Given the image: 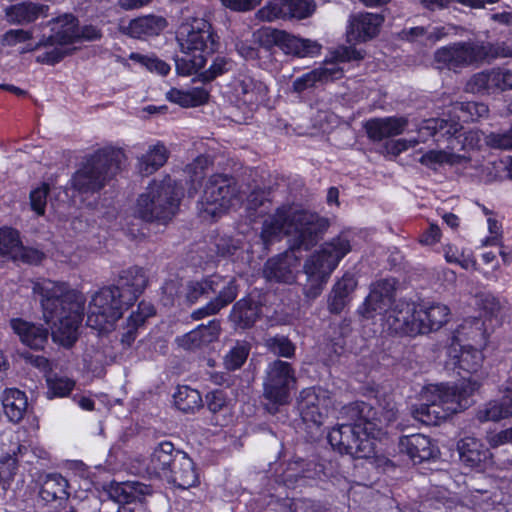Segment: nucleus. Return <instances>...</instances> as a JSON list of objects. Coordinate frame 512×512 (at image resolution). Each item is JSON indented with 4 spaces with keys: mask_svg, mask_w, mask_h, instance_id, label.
I'll return each instance as SVG.
<instances>
[{
    "mask_svg": "<svg viewBox=\"0 0 512 512\" xmlns=\"http://www.w3.org/2000/svg\"><path fill=\"white\" fill-rule=\"evenodd\" d=\"M206 404L210 412L218 413L227 409L226 394L222 390H215L206 395Z\"/></svg>",
    "mask_w": 512,
    "mask_h": 512,
    "instance_id": "nucleus-64",
    "label": "nucleus"
},
{
    "mask_svg": "<svg viewBox=\"0 0 512 512\" xmlns=\"http://www.w3.org/2000/svg\"><path fill=\"white\" fill-rule=\"evenodd\" d=\"M44 257V254L34 248L24 247L21 243L19 251L13 254V261H21L28 264H39Z\"/></svg>",
    "mask_w": 512,
    "mask_h": 512,
    "instance_id": "nucleus-62",
    "label": "nucleus"
},
{
    "mask_svg": "<svg viewBox=\"0 0 512 512\" xmlns=\"http://www.w3.org/2000/svg\"><path fill=\"white\" fill-rule=\"evenodd\" d=\"M400 452L405 453L414 462L428 461L434 458L438 449L431 439L421 433L406 435L399 440Z\"/></svg>",
    "mask_w": 512,
    "mask_h": 512,
    "instance_id": "nucleus-25",
    "label": "nucleus"
},
{
    "mask_svg": "<svg viewBox=\"0 0 512 512\" xmlns=\"http://www.w3.org/2000/svg\"><path fill=\"white\" fill-rule=\"evenodd\" d=\"M315 4L312 0H270L255 13V18L262 22L278 19H304L312 15Z\"/></svg>",
    "mask_w": 512,
    "mask_h": 512,
    "instance_id": "nucleus-15",
    "label": "nucleus"
},
{
    "mask_svg": "<svg viewBox=\"0 0 512 512\" xmlns=\"http://www.w3.org/2000/svg\"><path fill=\"white\" fill-rule=\"evenodd\" d=\"M241 195L233 178L222 174L212 175L206 182L198 202L199 214L204 219H214L238 205Z\"/></svg>",
    "mask_w": 512,
    "mask_h": 512,
    "instance_id": "nucleus-7",
    "label": "nucleus"
},
{
    "mask_svg": "<svg viewBox=\"0 0 512 512\" xmlns=\"http://www.w3.org/2000/svg\"><path fill=\"white\" fill-rule=\"evenodd\" d=\"M173 399L175 406L185 413H193L202 407L200 393L189 386H179L173 394Z\"/></svg>",
    "mask_w": 512,
    "mask_h": 512,
    "instance_id": "nucleus-49",
    "label": "nucleus"
},
{
    "mask_svg": "<svg viewBox=\"0 0 512 512\" xmlns=\"http://www.w3.org/2000/svg\"><path fill=\"white\" fill-rule=\"evenodd\" d=\"M480 386L476 378H468L455 385L429 384L423 387L420 393L421 401H436L446 413L450 415L460 412L469 406L470 397Z\"/></svg>",
    "mask_w": 512,
    "mask_h": 512,
    "instance_id": "nucleus-9",
    "label": "nucleus"
},
{
    "mask_svg": "<svg viewBox=\"0 0 512 512\" xmlns=\"http://www.w3.org/2000/svg\"><path fill=\"white\" fill-rule=\"evenodd\" d=\"M352 250L351 238L348 233H341L323 243L319 250L309 258H316L322 267L333 272L339 262Z\"/></svg>",
    "mask_w": 512,
    "mask_h": 512,
    "instance_id": "nucleus-20",
    "label": "nucleus"
},
{
    "mask_svg": "<svg viewBox=\"0 0 512 512\" xmlns=\"http://www.w3.org/2000/svg\"><path fill=\"white\" fill-rule=\"evenodd\" d=\"M52 34L46 38L49 50L36 57L41 64L54 65L70 53L66 46L79 39L77 19L71 14H65L53 21Z\"/></svg>",
    "mask_w": 512,
    "mask_h": 512,
    "instance_id": "nucleus-11",
    "label": "nucleus"
},
{
    "mask_svg": "<svg viewBox=\"0 0 512 512\" xmlns=\"http://www.w3.org/2000/svg\"><path fill=\"white\" fill-rule=\"evenodd\" d=\"M267 347L274 353L282 357H292L295 352L293 343L284 336H275L267 340Z\"/></svg>",
    "mask_w": 512,
    "mask_h": 512,
    "instance_id": "nucleus-58",
    "label": "nucleus"
},
{
    "mask_svg": "<svg viewBox=\"0 0 512 512\" xmlns=\"http://www.w3.org/2000/svg\"><path fill=\"white\" fill-rule=\"evenodd\" d=\"M462 126L457 121H448L445 119H437L431 118L424 120L418 127V138L419 143L426 142L430 137H437L436 140L439 141L440 138L456 136Z\"/></svg>",
    "mask_w": 512,
    "mask_h": 512,
    "instance_id": "nucleus-31",
    "label": "nucleus"
},
{
    "mask_svg": "<svg viewBox=\"0 0 512 512\" xmlns=\"http://www.w3.org/2000/svg\"><path fill=\"white\" fill-rule=\"evenodd\" d=\"M477 306L481 312V319L495 328L500 324L502 306L499 300L492 294L483 293L477 296Z\"/></svg>",
    "mask_w": 512,
    "mask_h": 512,
    "instance_id": "nucleus-48",
    "label": "nucleus"
},
{
    "mask_svg": "<svg viewBox=\"0 0 512 512\" xmlns=\"http://www.w3.org/2000/svg\"><path fill=\"white\" fill-rule=\"evenodd\" d=\"M155 314V309L152 304L142 301L139 303L137 310L132 312L127 319V326L121 336V343L125 347H130L135 341L137 329L144 324L148 317Z\"/></svg>",
    "mask_w": 512,
    "mask_h": 512,
    "instance_id": "nucleus-40",
    "label": "nucleus"
},
{
    "mask_svg": "<svg viewBox=\"0 0 512 512\" xmlns=\"http://www.w3.org/2000/svg\"><path fill=\"white\" fill-rule=\"evenodd\" d=\"M177 41L181 51L191 58L187 73L202 69L207 56L219 49L220 43L214 34L211 24L203 18L187 19L177 31Z\"/></svg>",
    "mask_w": 512,
    "mask_h": 512,
    "instance_id": "nucleus-5",
    "label": "nucleus"
},
{
    "mask_svg": "<svg viewBox=\"0 0 512 512\" xmlns=\"http://www.w3.org/2000/svg\"><path fill=\"white\" fill-rule=\"evenodd\" d=\"M33 292L41 299L43 317L51 325V336L63 346H71L77 339L83 319L85 297L66 283L44 279L35 282Z\"/></svg>",
    "mask_w": 512,
    "mask_h": 512,
    "instance_id": "nucleus-3",
    "label": "nucleus"
},
{
    "mask_svg": "<svg viewBox=\"0 0 512 512\" xmlns=\"http://www.w3.org/2000/svg\"><path fill=\"white\" fill-rule=\"evenodd\" d=\"M322 46L314 40L299 38L284 32L280 49L297 57H314L320 54Z\"/></svg>",
    "mask_w": 512,
    "mask_h": 512,
    "instance_id": "nucleus-37",
    "label": "nucleus"
},
{
    "mask_svg": "<svg viewBox=\"0 0 512 512\" xmlns=\"http://www.w3.org/2000/svg\"><path fill=\"white\" fill-rule=\"evenodd\" d=\"M1 401L4 413L13 422H20L28 408L27 396L16 388H8L3 391Z\"/></svg>",
    "mask_w": 512,
    "mask_h": 512,
    "instance_id": "nucleus-36",
    "label": "nucleus"
},
{
    "mask_svg": "<svg viewBox=\"0 0 512 512\" xmlns=\"http://www.w3.org/2000/svg\"><path fill=\"white\" fill-rule=\"evenodd\" d=\"M129 59L146 68L148 71L157 73L162 76L167 75L171 69L166 62L162 61L154 55L133 52L129 55Z\"/></svg>",
    "mask_w": 512,
    "mask_h": 512,
    "instance_id": "nucleus-53",
    "label": "nucleus"
},
{
    "mask_svg": "<svg viewBox=\"0 0 512 512\" xmlns=\"http://www.w3.org/2000/svg\"><path fill=\"white\" fill-rule=\"evenodd\" d=\"M295 381L294 370L288 362H271L266 369L263 382L265 398L280 405L287 403Z\"/></svg>",
    "mask_w": 512,
    "mask_h": 512,
    "instance_id": "nucleus-14",
    "label": "nucleus"
},
{
    "mask_svg": "<svg viewBox=\"0 0 512 512\" xmlns=\"http://www.w3.org/2000/svg\"><path fill=\"white\" fill-rule=\"evenodd\" d=\"M316 258H308L304 264V272L307 276V284L304 287V294L309 299L317 298L323 291L331 271L322 267Z\"/></svg>",
    "mask_w": 512,
    "mask_h": 512,
    "instance_id": "nucleus-33",
    "label": "nucleus"
},
{
    "mask_svg": "<svg viewBox=\"0 0 512 512\" xmlns=\"http://www.w3.org/2000/svg\"><path fill=\"white\" fill-rule=\"evenodd\" d=\"M357 281L353 275L345 274L334 286L329 295L328 309L340 313L349 302V295L355 290Z\"/></svg>",
    "mask_w": 512,
    "mask_h": 512,
    "instance_id": "nucleus-39",
    "label": "nucleus"
},
{
    "mask_svg": "<svg viewBox=\"0 0 512 512\" xmlns=\"http://www.w3.org/2000/svg\"><path fill=\"white\" fill-rule=\"evenodd\" d=\"M362 58L363 54L361 51L352 47H339L334 51L331 60H325L320 67L296 78L293 82V90L297 93H301L318 84L340 79L343 76V68L339 66L340 63Z\"/></svg>",
    "mask_w": 512,
    "mask_h": 512,
    "instance_id": "nucleus-10",
    "label": "nucleus"
},
{
    "mask_svg": "<svg viewBox=\"0 0 512 512\" xmlns=\"http://www.w3.org/2000/svg\"><path fill=\"white\" fill-rule=\"evenodd\" d=\"M130 307L111 286L95 292L88 306L87 325L101 333L114 329L124 310Z\"/></svg>",
    "mask_w": 512,
    "mask_h": 512,
    "instance_id": "nucleus-8",
    "label": "nucleus"
},
{
    "mask_svg": "<svg viewBox=\"0 0 512 512\" xmlns=\"http://www.w3.org/2000/svg\"><path fill=\"white\" fill-rule=\"evenodd\" d=\"M259 310L260 308L257 303L243 298L233 306L230 319L241 329L249 328L259 317Z\"/></svg>",
    "mask_w": 512,
    "mask_h": 512,
    "instance_id": "nucleus-44",
    "label": "nucleus"
},
{
    "mask_svg": "<svg viewBox=\"0 0 512 512\" xmlns=\"http://www.w3.org/2000/svg\"><path fill=\"white\" fill-rule=\"evenodd\" d=\"M331 406L329 391L320 387L303 389L297 399L300 416L308 427H320L325 422Z\"/></svg>",
    "mask_w": 512,
    "mask_h": 512,
    "instance_id": "nucleus-13",
    "label": "nucleus"
},
{
    "mask_svg": "<svg viewBox=\"0 0 512 512\" xmlns=\"http://www.w3.org/2000/svg\"><path fill=\"white\" fill-rule=\"evenodd\" d=\"M455 109L459 111L457 117L463 122L477 121L489 113L488 106L480 102L457 103Z\"/></svg>",
    "mask_w": 512,
    "mask_h": 512,
    "instance_id": "nucleus-52",
    "label": "nucleus"
},
{
    "mask_svg": "<svg viewBox=\"0 0 512 512\" xmlns=\"http://www.w3.org/2000/svg\"><path fill=\"white\" fill-rule=\"evenodd\" d=\"M74 381L65 377H50L47 379V397H65L74 387Z\"/></svg>",
    "mask_w": 512,
    "mask_h": 512,
    "instance_id": "nucleus-56",
    "label": "nucleus"
},
{
    "mask_svg": "<svg viewBox=\"0 0 512 512\" xmlns=\"http://www.w3.org/2000/svg\"><path fill=\"white\" fill-rule=\"evenodd\" d=\"M393 283L389 280H380L370 286V292L364 302L359 306L358 313L365 320L374 319L378 315H385L392 302Z\"/></svg>",
    "mask_w": 512,
    "mask_h": 512,
    "instance_id": "nucleus-18",
    "label": "nucleus"
},
{
    "mask_svg": "<svg viewBox=\"0 0 512 512\" xmlns=\"http://www.w3.org/2000/svg\"><path fill=\"white\" fill-rule=\"evenodd\" d=\"M168 101L182 107H196L204 104L208 99L207 91L202 87H195L189 90L171 88L166 93Z\"/></svg>",
    "mask_w": 512,
    "mask_h": 512,
    "instance_id": "nucleus-46",
    "label": "nucleus"
},
{
    "mask_svg": "<svg viewBox=\"0 0 512 512\" xmlns=\"http://www.w3.org/2000/svg\"><path fill=\"white\" fill-rule=\"evenodd\" d=\"M416 315L415 303L399 302L388 310L384 318V327L394 334L416 336L419 334Z\"/></svg>",
    "mask_w": 512,
    "mask_h": 512,
    "instance_id": "nucleus-17",
    "label": "nucleus"
},
{
    "mask_svg": "<svg viewBox=\"0 0 512 512\" xmlns=\"http://www.w3.org/2000/svg\"><path fill=\"white\" fill-rule=\"evenodd\" d=\"M487 224H488V231H489L490 235L482 241V245L483 246L501 245V240H502V225H501V223L493 217H488Z\"/></svg>",
    "mask_w": 512,
    "mask_h": 512,
    "instance_id": "nucleus-63",
    "label": "nucleus"
},
{
    "mask_svg": "<svg viewBox=\"0 0 512 512\" xmlns=\"http://www.w3.org/2000/svg\"><path fill=\"white\" fill-rule=\"evenodd\" d=\"M19 234L11 228L0 229V256H8L13 260V254L19 251Z\"/></svg>",
    "mask_w": 512,
    "mask_h": 512,
    "instance_id": "nucleus-54",
    "label": "nucleus"
},
{
    "mask_svg": "<svg viewBox=\"0 0 512 512\" xmlns=\"http://www.w3.org/2000/svg\"><path fill=\"white\" fill-rule=\"evenodd\" d=\"M147 272L138 266L129 267L122 270L114 285L113 289L117 291L122 301L131 306L138 297L144 292L148 286Z\"/></svg>",
    "mask_w": 512,
    "mask_h": 512,
    "instance_id": "nucleus-19",
    "label": "nucleus"
},
{
    "mask_svg": "<svg viewBox=\"0 0 512 512\" xmlns=\"http://www.w3.org/2000/svg\"><path fill=\"white\" fill-rule=\"evenodd\" d=\"M384 22L381 14L362 13L351 18L347 39L349 42H364L375 37Z\"/></svg>",
    "mask_w": 512,
    "mask_h": 512,
    "instance_id": "nucleus-24",
    "label": "nucleus"
},
{
    "mask_svg": "<svg viewBox=\"0 0 512 512\" xmlns=\"http://www.w3.org/2000/svg\"><path fill=\"white\" fill-rule=\"evenodd\" d=\"M174 466L178 467V470H171V476L166 479L168 483H172L181 489H188L198 483L194 463L185 452L182 451L176 454Z\"/></svg>",
    "mask_w": 512,
    "mask_h": 512,
    "instance_id": "nucleus-34",
    "label": "nucleus"
},
{
    "mask_svg": "<svg viewBox=\"0 0 512 512\" xmlns=\"http://www.w3.org/2000/svg\"><path fill=\"white\" fill-rule=\"evenodd\" d=\"M283 30L265 27L254 33L255 39L265 48L278 46L280 48L282 38L284 35Z\"/></svg>",
    "mask_w": 512,
    "mask_h": 512,
    "instance_id": "nucleus-57",
    "label": "nucleus"
},
{
    "mask_svg": "<svg viewBox=\"0 0 512 512\" xmlns=\"http://www.w3.org/2000/svg\"><path fill=\"white\" fill-rule=\"evenodd\" d=\"M411 413L415 420L425 425H438L447 418L446 413L436 401H422L421 404L412 408Z\"/></svg>",
    "mask_w": 512,
    "mask_h": 512,
    "instance_id": "nucleus-47",
    "label": "nucleus"
},
{
    "mask_svg": "<svg viewBox=\"0 0 512 512\" xmlns=\"http://www.w3.org/2000/svg\"><path fill=\"white\" fill-rule=\"evenodd\" d=\"M67 488L68 481L62 475L58 473L46 474L40 479L39 496L47 503L67 500L69 496Z\"/></svg>",
    "mask_w": 512,
    "mask_h": 512,
    "instance_id": "nucleus-35",
    "label": "nucleus"
},
{
    "mask_svg": "<svg viewBox=\"0 0 512 512\" xmlns=\"http://www.w3.org/2000/svg\"><path fill=\"white\" fill-rule=\"evenodd\" d=\"M512 417V380L508 382L506 394L501 400H492L479 407L476 418L480 422L499 421Z\"/></svg>",
    "mask_w": 512,
    "mask_h": 512,
    "instance_id": "nucleus-30",
    "label": "nucleus"
},
{
    "mask_svg": "<svg viewBox=\"0 0 512 512\" xmlns=\"http://www.w3.org/2000/svg\"><path fill=\"white\" fill-rule=\"evenodd\" d=\"M249 355V346L246 343H236L224 356V365L228 370L239 369Z\"/></svg>",
    "mask_w": 512,
    "mask_h": 512,
    "instance_id": "nucleus-55",
    "label": "nucleus"
},
{
    "mask_svg": "<svg viewBox=\"0 0 512 512\" xmlns=\"http://www.w3.org/2000/svg\"><path fill=\"white\" fill-rule=\"evenodd\" d=\"M182 451L175 449L171 442L164 441L158 444L144 460V468L150 477L166 480L171 476V465L176 462V454Z\"/></svg>",
    "mask_w": 512,
    "mask_h": 512,
    "instance_id": "nucleus-21",
    "label": "nucleus"
},
{
    "mask_svg": "<svg viewBox=\"0 0 512 512\" xmlns=\"http://www.w3.org/2000/svg\"><path fill=\"white\" fill-rule=\"evenodd\" d=\"M458 451L461 462L467 467L482 469L490 460L491 453L484 445L473 437H466L459 441Z\"/></svg>",
    "mask_w": 512,
    "mask_h": 512,
    "instance_id": "nucleus-27",
    "label": "nucleus"
},
{
    "mask_svg": "<svg viewBox=\"0 0 512 512\" xmlns=\"http://www.w3.org/2000/svg\"><path fill=\"white\" fill-rule=\"evenodd\" d=\"M417 306V328L419 334L439 330L450 317V308L442 303H421Z\"/></svg>",
    "mask_w": 512,
    "mask_h": 512,
    "instance_id": "nucleus-23",
    "label": "nucleus"
},
{
    "mask_svg": "<svg viewBox=\"0 0 512 512\" xmlns=\"http://www.w3.org/2000/svg\"><path fill=\"white\" fill-rule=\"evenodd\" d=\"M461 353L458 358L457 364L459 368L468 373H477L483 363V354L481 349L483 347H476L470 344L459 346Z\"/></svg>",
    "mask_w": 512,
    "mask_h": 512,
    "instance_id": "nucleus-50",
    "label": "nucleus"
},
{
    "mask_svg": "<svg viewBox=\"0 0 512 512\" xmlns=\"http://www.w3.org/2000/svg\"><path fill=\"white\" fill-rule=\"evenodd\" d=\"M49 187L46 184L35 188L30 193L31 208L38 214L43 215L45 212Z\"/></svg>",
    "mask_w": 512,
    "mask_h": 512,
    "instance_id": "nucleus-60",
    "label": "nucleus"
},
{
    "mask_svg": "<svg viewBox=\"0 0 512 512\" xmlns=\"http://www.w3.org/2000/svg\"><path fill=\"white\" fill-rule=\"evenodd\" d=\"M327 223L318 215L281 207L263 222L261 239L267 246L283 235L290 237L291 250L267 260L263 274L268 281L291 284L296 280L300 259L296 248L309 249L318 235L326 229Z\"/></svg>",
    "mask_w": 512,
    "mask_h": 512,
    "instance_id": "nucleus-1",
    "label": "nucleus"
},
{
    "mask_svg": "<svg viewBox=\"0 0 512 512\" xmlns=\"http://www.w3.org/2000/svg\"><path fill=\"white\" fill-rule=\"evenodd\" d=\"M10 326L21 342L32 349H42L47 343L49 331L41 325L14 318L10 320Z\"/></svg>",
    "mask_w": 512,
    "mask_h": 512,
    "instance_id": "nucleus-28",
    "label": "nucleus"
},
{
    "mask_svg": "<svg viewBox=\"0 0 512 512\" xmlns=\"http://www.w3.org/2000/svg\"><path fill=\"white\" fill-rule=\"evenodd\" d=\"M408 126V119L405 117H383L368 120L364 128L372 141H381L385 138L402 134Z\"/></svg>",
    "mask_w": 512,
    "mask_h": 512,
    "instance_id": "nucleus-26",
    "label": "nucleus"
},
{
    "mask_svg": "<svg viewBox=\"0 0 512 512\" xmlns=\"http://www.w3.org/2000/svg\"><path fill=\"white\" fill-rule=\"evenodd\" d=\"M495 149H512V127L503 133H490L485 136L480 130H469L464 133L463 146L465 148H479L482 141Z\"/></svg>",
    "mask_w": 512,
    "mask_h": 512,
    "instance_id": "nucleus-32",
    "label": "nucleus"
},
{
    "mask_svg": "<svg viewBox=\"0 0 512 512\" xmlns=\"http://www.w3.org/2000/svg\"><path fill=\"white\" fill-rule=\"evenodd\" d=\"M463 29L453 24H445L439 26H428L427 41L436 43L445 39L450 35H458Z\"/></svg>",
    "mask_w": 512,
    "mask_h": 512,
    "instance_id": "nucleus-59",
    "label": "nucleus"
},
{
    "mask_svg": "<svg viewBox=\"0 0 512 512\" xmlns=\"http://www.w3.org/2000/svg\"><path fill=\"white\" fill-rule=\"evenodd\" d=\"M233 68V61L224 56H217L206 71V79L212 80Z\"/></svg>",
    "mask_w": 512,
    "mask_h": 512,
    "instance_id": "nucleus-61",
    "label": "nucleus"
},
{
    "mask_svg": "<svg viewBox=\"0 0 512 512\" xmlns=\"http://www.w3.org/2000/svg\"><path fill=\"white\" fill-rule=\"evenodd\" d=\"M182 188L170 176L154 180L142 193L135 205V215L147 222L166 224L176 214Z\"/></svg>",
    "mask_w": 512,
    "mask_h": 512,
    "instance_id": "nucleus-4",
    "label": "nucleus"
},
{
    "mask_svg": "<svg viewBox=\"0 0 512 512\" xmlns=\"http://www.w3.org/2000/svg\"><path fill=\"white\" fill-rule=\"evenodd\" d=\"M219 332V322L212 320L207 325H199L194 330L178 337L177 343L187 350L199 349L214 342L218 338Z\"/></svg>",
    "mask_w": 512,
    "mask_h": 512,
    "instance_id": "nucleus-29",
    "label": "nucleus"
},
{
    "mask_svg": "<svg viewBox=\"0 0 512 512\" xmlns=\"http://www.w3.org/2000/svg\"><path fill=\"white\" fill-rule=\"evenodd\" d=\"M351 423H343L328 433V441L340 454L366 458L374 453V440L396 420L398 409L391 396L375 399L374 404L356 402L344 409Z\"/></svg>",
    "mask_w": 512,
    "mask_h": 512,
    "instance_id": "nucleus-2",
    "label": "nucleus"
},
{
    "mask_svg": "<svg viewBox=\"0 0 512 512\" xmlns=\"http://www.w3.org/2000/svg\"><path fill=\"white\" fill-rule=\"evenodd\" d=\"M466 161V157L458 155L445 150H430L423 154L419 159V162L431 169H437V167L448 164L456 165Z\"/></svg>",
    "mask_w": 512,
    "mask_h": 512,
    "instance_id": "nucleus-51",
    "label": "nucleus"
},
{
    "mask_svg": "<svg viewBox=\"0 0 512 512\" xmlns=\"http://www.w3.org/2000/svg\"><path fill=\"white\" fill-rule=\"evenodd\" d=\"M122 153L114 149H102L87 159L73 175L71 186L79 193L96 192L104 187L120 168Z\"/></svg>",
    "mask_w": 512,
    "mask_h": 512,
    "instance_id": "nucleus-6",
    "label": "nucleus"
},
{
    "mask_svg": "<svg viewBox=\"0 0 512 512\" xmlns=\"http://www.w3.org/2000/svg\"><path fill=\"white\" fill-rule=\"evenodd\" d=\"M231 94L237 105L252 109L266 101L268 87L251 75L240 74L231 82Z\"/></svg>",
    "mask_w": 512,
    "mask_h": 512,
    "instance_id": "nucleus-16",
    "label": "nucleus"
},
{
    "mask_svg": "<svg viewBox=\"0 0 512 512\" xmlns=\"http://www.w3.org/2000/svg\"><path fill=\"white\" fill-rule=\"evenodd\" d=\"M237 296V287L235 280L229 278L227 283L219 291L218 296L210 301L206 306L195 310L192 313L194 320H200L206 316L216 314L220 309L230 304Z\"/></svg>",
    "mask_w": 512,
    "mask_h": 512,
    "instance_id": "nucleus-38",
    "label": "nucleus"
},
{
    "mask_svg": "<svg viewBox=\"0 0 512 512\" xmlns=\"http://www.w3.org/2000/svg\"><path fill=\"white\" fill-rule=\"evenodd\" d=\"M168 150L162 143L148 148L145 154L138 158V169L143 175H150L162 167L168 159Z\"/></svg>",
    "mask_w": 512,
    "mask_h": 512,
    "instance_id": "nucleus-43",
    "label": "nucleus"
},
{
    "mask_svg": "<svg viewBox=\"0 0 512 512\" xmlns=\"http://www.w3.org/2000/svg\"><path fill=\"white\" fill-rule=\"evenodd\" d=\"M493 330L491 324H487L481 318H467L457 327L453 337V345L470 344L476 347H484Z\"/></svg>",
    "mask_w": 512,
    "mask_h": 512,
    "instance_id": "nucleus-22",
    "label": "nucleus"
},
{
    "mask_svg": "<svg viewBox=\"0 0 512 512\" xmlns=\"http://www.w3.org/2000/svg\"><path fill=\"white\" fill-rule=\"evenodd\" d=\"M167 26L166 19L161 16L147 15L133 19L128 26V33L135 38L155 36Z\"/></svg>",
    "mask_w": 512,
    "mask_h": 512,
    "instance_id": "nucleus-41",
    "label": "nucleus"
},
{
    "mask_svg": "<svg viewBox=\"0 0 512 512\" xmlns=\"http://www.w3.org/2000/svg\"><path fill=\"white\" fill-rule=\"evenodd\" d=\"M489 56L487 46L477 42H458L439 48L434 55L439 68L456 70Z\"/></svg>",
    "mask_w": 512,
    "mask_h": 512,
    "instance_id": "nucleus-12",
    "label": "nucleus"
},
{
    "mask_svg": "<svg viewBox=\"0 0 512 512\" xmlns=\"http://www.w3.org/2000/svg\"><path fill=\"white\" fill-rule=\"evenodd\" d=\"M48 6L35 3H21L13 5L6 10V16L12 24H25L46 15Z\"/></svg>",
    "mask_w": 512,
    "mask_h": 512,
    "instance_id": "nucleus-42",
    "label": "nucleus"
},
{
    "mask_svg": "<svg viewBox=\"0 0 512 512\" xmlns=\"http://www.w3.org/2000/svg\"><path fill=\"white\" fill-rule=\"evenodd\" d=\"M227 281L220 276H212L202 281L189 282L186 286V299L193 304L202 296L220 291Z\"/></svg>",
    "mask_w": 512,
    "mask_h": 512,
    "instance_id": "nucleus-45",
    "label": "nucleus"
}]
</instances>
